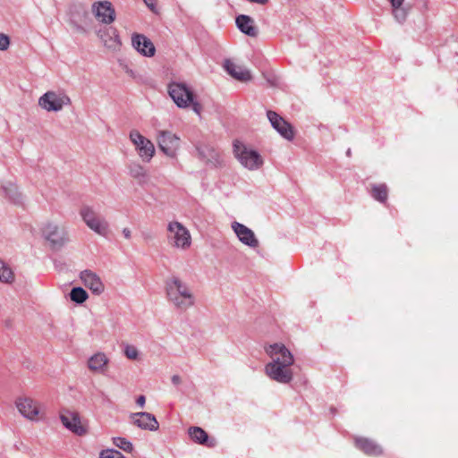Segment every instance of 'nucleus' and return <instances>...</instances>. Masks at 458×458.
<instances>
[{
  "label": "nucleus",
  "mask_w": 458,
  "mask_h": 458,
  "mask_svg": "<svg viewBox=\"0 0 458 458\" xmlns=\"http://www.w3.org/2000/svg\"><path fill=\"white\" fill-rule=\"evenodd\" d=\"M130 418L133 425L143 430L156 431L159 428V423L152 413L146 411L135 412L131 413Z\"/></svg>",
  "instance_id": "obj_13"
},
{
  "label": "nucleus",
  "mask_w": 458,
  "mask_h": 458,
  "mask_svg": "<svg viewBox=\"0 0 458 458\" xmlns=\"http://www.w3.org/2000/svg\"><path fill=\"white\" fill-rule=\"evenodd\" d=\"M232 228L233 229V232L237 235L239 241L243 244L250 248H257L259 246L258 239L256 238L253 231L249 227L241 223L233 222L232 224Z\"/></svg>",
  "instance_id": "obj_15"
},
{
  "label": "nucleus",
  "mask_w": 458,
  "mask_h": 458,
  "mask_svg": "<svg viewBox=\"0 0 458 458\" xmlns=\"http://www.w3.org/2000/svg\"><path fill=\"white\" fill-rule=\"evenodd\" d=\"M145 403H146V397L144 395H142V394L139 395L138 398L136 399V403L140 408L144 407Z\"/></svg>",
  "instance_id": "obj_38"
},
{
  "label": "nucleus",
  "mask_w": 458,
  "mask_h": 458,
  "mask_svg": "<svg viewBox=\"0 0 458 458\" xmlns=\"http://www.w3.org/2000/svg\"><path fill=\"white\" fill-rule=\"evenodd\" d=\"M3 190L5 193V196L14 204L21 203L22 198L21 194L19 192L18 188L15 184L12 182H7L3 185Z\"/></svg>",
  "instance_id": "obj_29"
},
{
  "label": "nucleus",
  "mask_w": 458,
  "mask_h": 458,
  "mask_svg": "<svg viewBox=\"0 0 458 458\" xmlns=\"http://www.w3.org/2000/svg\"><path fill=\"white\" fill-rule=\"evenodd\" d=\"M392 5V7H397L398 5H402L404 0H388Z\"/></svg>",
  "instance_id": "obj_40"
},
{
  "label": "nucleus",
  "mask_w": 458,
  "mask_h": 458,
  "mask_svg": "<svg viewBox=\"0 0 458 458\" xmlns=\"http://www.w3.org/2000/svg\"><path fill=\"white\" fill-rule=\"evenodd\" d=\"M13 279V273L5 263L0 259V282L9 283Z\"/></svg>",
  "instance_id": "obj_33"
},
{
  "label": "nucleus",
  "mask_w": 458,
  "mask_h": 458,
  "mask_svg": "<svg viewBox=\"0 0 458 458\" xmlns=\"http://www.w3.org/2000/svg\"><path fill=\"white\" fill-rule=\"evenodd\" d=\"M169 242L181 249H187L191 245L189 231L179 222H170L167 226Z\"/></svg>",
  "instance_id": "obj_7"
},
{
  "label": "nucleus",
  "mask_w": 458,
  "mask_h": 458,
  "mask_svg": "<svg viewBox=\"0 0 458 458\" xmlns=\"http://www.w3.org/2000/svg\"><path fill=\"white\" fill-rule=\"evenodd\" d=\"M167 91L177 107H191L194 113L200 114L202 106L196 100L193 90L186 83L172 81L167 86Z\"/></svg>",
  "instance_id": "obj_2"
},
{
  "label": "nucleus",
  "mask_w": 458,
  "mask_h": 458,
  "mask_svg": "<svg viewBox=\"0 0 458 458\" xmlns=\"http://www.w3.org/2000/svg\"><path fill=\"white\" fill-rule=\"evenodd\" d=\"M265 350L267 354L270 357L271 361L277 360L280 365H293L294 362L293 355L283 344H269Z\"/></svg>",
  "instance_id": "obj_12"
},
{
  "label": "nucleus",
  "mask_w": 458,
  "mask_h": 458,
  "mask_svg": "<svg viewBox=\"0 0 458 458\" xmlns=\"http://www.w3.org/2000/svg\"><path fill=\"white\" fill-rule=\"evenodd\" d=\"M249 2L250 3H255V4H267L268 3L269 0H248Z\"/></svg>",
  "instance_id": "obj_42"
},
{
  "label": "nucleus",
  "mask_w": 458,
  "mask_h": 458,
  "mask_svg": "<svg viewBox=\"0 0 458 458\" xmlns=\"http://www.w3.org/2000/svg\"><path fill=\"white\" fill-rule=\"evenodd\" d=\"M92 12L101 22L106 24L112 23L115 19V11L108 1L94 3Z\"/></svg>",
  "instance_id": "obj_14"
},
{
  "label": "nucleus",
  "mask_w": 458,
  "mask_h": 458,
  "mask_svg": "<svg viewBox=\"0 0 458 458\" xmlns=\"http://www.w3.org/2000/svg\"><path fill=\"white\" fill-rule=\"evenodd\" d=\"M236 26L241 32L250 37L258 35V29L254 25V20L249 15L240 14L235 19Z\"/></svg>",
  "instance_id": "obj_24"
},
{
  "label": "nucleus",
  "mask_w": 458,
  "mask_h": 458,
  "mask_svg": "<svg viewBox=\"0 0 458 458\" xmlns=\"http://www.w3.org/2000/svg\"><path fill=\"white\" fill-rule=\"evenodd\" d=\"M392 9L393 15L396 21L403 23L406 20L407 10L403 6V4L398 5L397 7H392Z\"/></svg>",
  "instance_id": "obj_34"
},
{
  "label": "nucleus",
  "mask_w": 458,
  "mask_h": 458,
  "mask_svg": "<svg viewBox=\"0 0 458 458\" xmlns=\"http://www.w3.org/2000/svg\"><path fill=\"white\" fill-rule=\"evenodd\" d=\"M130 140L142 161L150 162L156 152L154 144L137 130L131 131Z\"/></svg>",
  "instance_id": "obj_8"
},
{
  "label": "nucleus",
  "mask_w": 458,
  "mask_h": 458,
  "mask_svg": "<svg viewBox=\"0 0 458 458\" xmlns=\"http://www.w3.org/2000/svg\"><path fill=\"white\" fill-rule=\"evenodd\" d=\"M42 236L50 244L53 250L61 249L68 241V234L64 228H60L53 223H47L41 228Z\"/></svg>",
  "instance_id": "obj_6"
},
{
  "label": "nucleus",
  "mask_w": 458,
  "mask_h": 458,
  "mask_svg": "<svg viewBox=\"0 0 458 458\" xmlns=\"http://www.w3.org/2000/svg\"><path fill=\"white\" fill-rule=\"evenodd\" d=\"M113 444L126 453H131L133 451V445L131 442L124 437H116L113 438Z\"/></svg>",
  "instance_id": "obj_32"
},
{
  "label": "nucleus",
  "mask_w": 458,
  "mask_h": 458,
  "mask_svg": "<svg viewBox=\"0 0 458 458\" xmlns=\"http://www.w3.org/2000/svg\"><path fill=\"white\" fill-rule=\"evenodd\" d=\"M267 119L272 127L285 140L291 141L294 139V130L290 123L284 120L276 112L268 110L267 112Z\"/></svg>",
  "instance_id": "obj_11"
},
{
  "label": "nucleus",
  "mask_w": 458,
  "mask_h": 458,
  "mask_svg": "<svg viewBox=\"0 0 458 458\" xmlns=\"http://www.w3.org/2000/svg\"><path fill=\"white\" fill-rule=\"evenodd\" d=\"M132 47L140 55L151 57L156 53V48L152 41L142 34H133L131 37Z\"/></svg>",
  "instance_id": "obj_17"
},
{
  "label": "nucleus",
  "mask_w": 458,
  "mask_h": 458,
  "mask_svg": "<svg viewBox=\"0 0 458 458\" xmlns=\"http://www.w3.org/2000/svg\"><path fill=\"white\" fill-rule=\"evenodd\" d=\"M171 381L174 385L175 386H178L179 384H181L182 382V379H181V377L178 376V375H174L171 378Z\"/></svg>",
  "instance_id": "obj_39"
},
{
  "label": "nucleus",
  "mask_w": 458,
  "mask_h": 458,
  "mask_svg": "<svg viewBox=\"0 0 458 458\" xmlns=\"http://www.w3.org/2000/svg\"><path fill=\"white\" fill-rule=\"evenodd\" d=\"M372 197L381 203L387 199L388 191L386 184L374 185L372 188Z\"/></svg>",
  "instance_id": "obj_30"
},
{
  "label": "nucleus",
  "mask_w": 458,
  "mask_h": 458,
  "mask_svg": "<svg viewBox=\"0 0 458 458\" xmlns=\"http://www.w3.org/2000/svg\"><path fill=\"white\" fill-rule=\"evenodd\" d=\"M80 215L89 229L103 237L108 236V222L104 217L98 216L91 207L83 206L81 208Z\"/></svg>",
  "instance_id": "obj_4"
},
{
  "label": "nucleus",
  "mask_w": 458,
  "mask_h": 458,
  "mask_svg": "<svg viewBox=\"0 0 458 458\" xmlns=\"http://www.w3.org/2000/svg\"><path fill=\"white\" fill-rule=\"evenodd\" d=\"M147 6L154 13H156L157 4L156 0H143Z\"/></svg>",
  "instance_id": "obj_37"
},
{
  "label": "nucleus",
  "mask_w": 458,
  "mask_h": 458,
  "mask_svg": "<svg viewBox=\"0 0 458 458\" xmlns=\"http://www.w3.org/2000/svg\"><path fill=\"white\" fill-rule=\"evenodd\" d=\"M129 174L136 179L139 184L143 185L148 182V174L145 168L139 163H131L128 165Z\"/></svg>",
  "instance_id": "obj_28"
},
{
  "label": "nucleus",
  "mask_w": 458,
  "mask_h": 458,
  "mask_svg": "<svg viewBox=\"0 0 458 458\" xmlns=\"http://www.w3.org/2000/svg\"><path fill=\"white\" fill-rule=\"evenodd\" d=\"M89 295L88 293L82 287H73L70 292V298L72 301L81 304L87 299Z\"/></svg>",
  "instance_id": "obj_31"
},
{
  "label": "nucleus",
  "mask_w": 458,
  "mask_h": 458,
  "mask_svg": "<svg viewBox=\"0 0 458 458\" xmlns=\"http://www.w3.org/2000/svg\"><path fill=\"white\" fill-rule=\"evenodd\" d=\"M188 434L191 439L199 445H206L208 447H214L216 444V439L213 437L210 438L208 433L200 427H190L188 429Z\"/></svg>",
  "instance_id": "obj_20"
},
{
  "label": "nucleus",
  "mask_w": 458,
  "mask_h": 458,
  "mask_svg": "<svg viewBox=\"0 0 458 458\" xmlns=\"http://www.w3.org/2000/svg\"><path fill=\"white\" fill-rule=\"evenodd\" d=\"M89 17V13L84 6H76L71 11L70 22L77 31L84 32L82 23H86Z\"/></svg>",
  "instance_id": "obj_22"
},
{
  "label": "nucleus",
  "mask_w": 458,
  "mask_h": 458,
  "mask_svg": "<svg viewBox=\"0 0 458 458\" xmlns=\"http://www.w3.org/2000/svg\"><path fill=\"white\" fill-rule=\"evenodd\" d=\"M355 445L367 455H380L383 449L375 441L366 437H356Z\"/></svg>",
  "instance_id": "obj_23"
},
{
  "label": "nucleus",
  "mask_w": 458,
  "mask_h": 458,
  "mask_svg": "<svg viewBox=\"0 0 458 458\" xmlns=\"http://www.w3.org/2000/svg\"><path fill=\"white\" fill-rule=\"evenodd\" d=\"M98 37L107 48L115 50L121 46L118 32L113 27L100 30L98 31Z\"/></svg>",
  "instance_id": "obj_19"
},
{
  "label": "nucleus",
  "mask_w": 458,
  "mask_h": 458,
  "mask_svg": "<svg viewBox=\"0 0 458 458\" xmlns=\"http://www.w3.org/2000/svg\"><path fill=\"white\" fill-rule=\"evenodd\" d=\"M157 145L160 150L168 157H174L180 148V138L169 131H159Z\"/></svg>",
  "instance_id": "obj_10"
},
{
  "label": "nucleus",
  "mask_w": 458,
  "mask_h": 458,
  "mask_svg": "<svg viewBox=\"0 0 458 458\" xmlns=\"http://www.w3.org/2000/svg\"><path fill=\"white\" fill-rule=\"evenodd\" d=\"M293 365L278 364L276 361H270L265 366L266 375L272 380L280 384H289L293 378V372L292 370Z\"/></svg>",
  "instance_id": "obj_9"
},
{
  "label": "nucleus",
  "mask_w": 458,
  "mask_h": 458,
  "mask_svg": "<svg viewBox=\"0 0 458 458\" xmlns=\"http://www.w3.org/2000/svg\"><path fill=\"white\" fill-rule=\"evenodd\" d=\"M38 105L48 112H58L71 105L70 98L64 92L47 91L38 99Z\"/></svg>",
  "instance_id": "obj_5"
},
{
  "label": "nucleus",
  "mask_w": 458,
  "mask_h": 458,
  "mask_svg": "<svg viewBox=\"0 0 458 458\" xmlns=\"http://www.w3.org/2000/svg\"><path fill=\"white\" fill-rule=\"evenodd\" d=\"M10 38L7 35L0 33V50L4 51L9 47Z\"/></svg>",
  "instance_id": "obj_36"
},
{
  "label": "nucleus",
  "mask_w": 458,
  "mask_h": 458,
  "mask_svg": "<svg viewBox=\"0 0 458 458\" xmlns=\"http://www.w3.org/2000/svg\"><path fill=\"white\" fill-rule=\"evenodd\" d=\"M60 420L63 425L78 436H83L86 434V428L81 425V419L76 412H66L60 414Z\"/></svg>",
  "instance_id": "obj_16"
},
{
  "label": "nucleus",
  "mask_w": 458,
  "mask_h": 458,
  "mask_svg": "<svg viewBox=\"0 0 458 458\" xmlns=\"http://www.w3.org/2000/svg\"><path fill=\"white\" fill-rule=\"evenodd\" d=\"M109 362L108 358L104 352H97L88 360V367L94 372H104Z\"/></svg>",
  "instance_id": "obj_27"
},
{
  "label": "nucleus",
  "mask_w": 458,
  "mask_h": 458,
  "mask_svg": "<svg viewBox=\"0 0 458 458\" xmlns=\"http://www.w3.org/2000/svg\"><path fill=\"white\" fill-rule=\"evenodd\" d=\"M123 353L129 360H137L139 357L138 349L134 345L128 344H123Z\"/></svg>",
  "instance_id": "obj_35"
},
{
  "label": "nucleus",
  "mask_w": 458,
  "mask_h": 458,
  "mask_svg": "<svg viewBox=\"0 0 458 458\" xmlns=\"http://www.w3.org/2000/svg\"><path fill=\"white\" fill-rule=\"evenodd\" d=\"M16 406L21 414L25 418L33 420L38 414V407L30 398H19L16 401Z\"/></svg>",
  "instance_id": "obj_26"
},
{
  "label": "nucleus",
  "mask_w": 458,
  "mask_h": 458,
  "mask_svg": "<svg viewBox=\"0 0 458 458\" xmlns=\"http://www.w3.org/2000/svg\"><path fill=\"white\" fill-rule=\"evenodd\" d=\"M224 68L233 78L240 81H248L251 79L250 72L236 65L233 62L226 59L224 63Z\"/></svg>",
  "instance_id": "obj_25"
},
{
  "label": "nucleus",
  "mask_w": 458,
  "mask_h": 458,
  "mask_svg": "<svg viewBox=\"0 0 458 458\" xmlns=\"http://www.w3.org/2000/svg\"><path fill=\"white\" fill-rule=\"evenodd\" d=\"M123 234L126 239H130L131 236V230L129 228H123Z\"/></svg>",
  "instance_id": "obj_41"
},
{
  "label": "nucleus",
  "mask_w": 458,
  "mask_h": 458,
  "mask_svg": "<svg viewBox=\"0 0 458 458\" xmlns=\"http://www.w3.org/2000/svg\"><path fill=\"white\" fill-rule=\"evenodd\" d=\"M80 278L84 285L90 289L93 293L100 294L104 291V284L99 276L90 270H84L81 272Z\"/></svg>",
  "instance_id": "obj_18"
},
{
  "label": "nucleus",
  "mask_w": 458,
  "mask_h": 458,
  "mask_svg": "<svg viewBox=\"0 0 458 458\" xmlns=\"http://www.w3.org/2000/svg\"><path fill=\"white\" fill-rule=\"evenodd\" d=\"M233 153L239 162L250 170L259 169L263 165V160L258 151L249 149L239 140L233 142Z\"/></svg>",
  "instance_id": "obj_3"
},
{
  "label": "nucleus",
  "mask_w": 458,
  "mask_h": 458,
  "mask_svg": "<svg viewBox=\"0 0 458 458\" xmlns=\"http://www.w3.org/2000/svg\"><path fill=\"white\" fill-rule=\"evenodd\" d=\"M346 156L347 157H351L352 156V150L351 148H348L347 151H346Z\"/></svg>",
  "instance_id": "obj_43"
},
{
  "label": "nucleus",
  "mask_w": 458,
  "mask_h": 458,
  "mask_svg": "<svg viewBox=\"0 0 458 458\" xmlns=\"http://www.w3.org/2000/svg\"><path fill=\"white\" fill-rule=\"evenodd\" d=\"M197 151L199 157L208 164L214 166H217L221 164L220 153L218 150L209 145H199L197 146Z\"/></svg>",
  "instance_id": "obj_21"
},
{
  "label": "nucleus",
  "mask_w": 458,
  "mask_h": 458,
  "mask_svg": "<svg viewBox=\"0 0 458 458\" xmlns=\"http://www.w3.org/2000/svg\"><path fill=\"white\" fill-rule=\"evenodd\" d=\"M167 300L180 311H185L194 306L195 298L186 283L173 276L165 281Z\"/></svg>",
  "instance_id": "obj_1"
}]
</instances>
